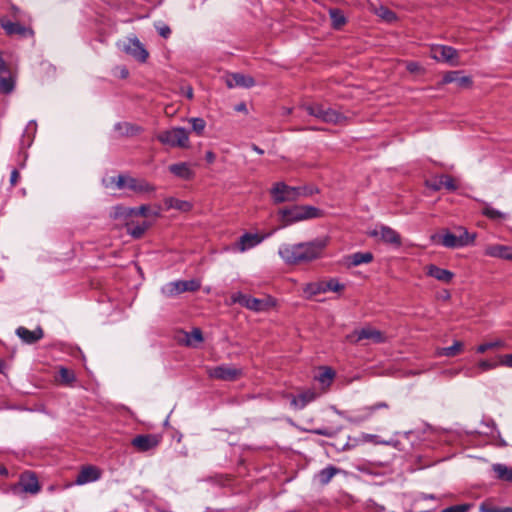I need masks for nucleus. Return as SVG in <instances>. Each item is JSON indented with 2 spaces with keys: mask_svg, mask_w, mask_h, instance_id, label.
I'll return each mask as SVG.
<instances>
[{
  "mask_svg": "<svg viewBox=\"0 0 512 512\" xmlns=\"http://www.w3.org/2000/svg\"><path fill=\"white\" fill-rule=\"evenodd\" d=\"M327 239L316 238L312 241L297 244H282L278 254L288 265L306 264L320 258L327 246Z\"/></svg>",
  "mask_w": 512,
  "mask_h": 512,
  "instance_id": "obj_1",
  "label": "nucleus"
},
{
  "mask_svg": "<svg viewBox=\"0 0 512 512\" xmlns=\"http://www.w3.org/2000/svg\"><path fill=\"white\" fill-rule=\"evenodd\" d=\"M319 193V189L313 186H289L279 181L273 184L270 189V196L274 204L285 202H296L300 198H307Z\"/></svg>",
  "mask_w": 512,
  "mask_h": 512,
  "instance_id": "obj_2",
  "label": "nucleus"
},
{
  "mask_svg": "<svg viewBox=\"0 0 512 512\" xmlns=\"http://www.w3.org/2000/svg\"><path fill=\"white\" fill-rule=\"evenodd\" d=\"M277 216L281 228H285L298 222L320 218L323 211L311 205H294L279 209Z\"/></svg>",
  "mask_w": 512,
  "mask_h": 512,
  "instance_id": "obj_3",
  "label": "nucleus"
},
{
  "mask_svg": "<svg viewBox=\"0 0 512 512\" xmlns=\"http://www.w3.org/2000/svg\"><path fill=\"white\" fill-rule=\"evenodd\" d=\"M156 139L171 148L189 147V132L184 127H172L157 134Z\"/></svg>",
  "mask_w": 512,
  "mask_h": 512,
  "instance_id": "obj_4",
  "label": "nucleus"
},
{
  "mask_svg": "<svg viewBox=\"0 0 512 512\" xmlns=\"http://www.w3.org/2000/svg\"><path fill=\"white\" fill-rule=\"evenodd\" d=\"M232 300L234 303H238L254 312L267 311L276 305V301L272 297L255 298L242 292L234 293L232 295Z\"/></svg>",
  "mask_w": 512,
  "mask_h": 512,
  "instance_id": "obj_5",
  "label": "nucleus"
},
{
  "mask_svg": "<svg viewBox=\"0 0 512 512\" xmlns=\"http://www.w3.org/2000/svg\"><path fill=\"white\" fill-rule=\"evenodd\" d=\"M117 188H127L136 194H151L156 191L155 185L151 184L143 178H134L128 175H119L117 180Z\"/></svg>",
  "mask_w": 512,
  "mask_h": 512,
  "instance_id": "obj_6",
  "label": "nucleus"
},
{
  "mask_svg": "<svg viewBox=\"0 0 512 512\" xmlns=\"http://www.w3.org/2000/svg\"><path fill=\"white\" fill-rule=\"evenodd\" d=\"M35 495L40 492L41 486L38 478L34 473L25 472L20 476L19 482L12 487V491L16 494L18 491Z\"/></svg>",
  "mask_w": 512,
  "mask_h": 512,
  "instance_id": "obj_7",
  "label": "nucleus"
},
{
  "mask_svg": "<svg viewBox=\"0 0 512 512\" xmlns=\"http://www.w3.org/2000/svg\"><path fill=\"white\" fill-rule=\"evenodd\" d=\"M122 50L139 62H146L149 53L138 38H128L122 45Z\"/></svg>",
  "mask_w": 512,
  "mask_h": 512,
  "instance_id": "obj_8",
  "label": "nucleus"
},
{
  "mask_svg": "<svg viewBox=\"0 0 512 512\" xmlns=\"http://www.w3.org/2000/svg\"><path fill=\"white\" fill-rule=\"evenodd\" d=\"M160 443V436L155 434H140L135 436L131 444L139 452H147L156 448Z\"/></svg>",
  "mask_w": 512,
  "mask_h": 512,
  "instance_id": "obj_9",
  "label": "nucleus"
},
{
  "mask_svg": "<svg viewBox=\"0 0 512 512\" xmlns=\"http://www.w3.org/2000/svg\"><path fill=\"white\" fill-rule=\"evenodd\" d=\"M242 374V370L229 366L220 365L209 370V376L223 381H234Z\"/></svg>",
  "mask_w": 512,
  "mask_h": 512,
  "instance_id": "obj_10",
  "label": "nucleus"
},
{
  "mask_svg": "<svg viewBox=\"0 0 512 512\" xmlns=\"http://www.w3.org/2000/svg\"><path fill=\"white\" fill-rule=\"evenodd\" d=\"M371 235L379 236L383 242L395 247H400L402 244L400 234L393 228L386 225L379 226V228L375 229Z\"/></svg>",
  "mask_w": 512,
  "mask_h": 512,
  "instance_id": "obj_11",
  "label": "nucleus"
},
{
  "mask_svg": "<svg viewBox=\"0 0 512 512\" xmlns=\"http://www.w3.org/2000/svg\"><path fill=\"white\" fill-rule=\"evenodd\" d=\"M484 255L492 258L512 261V246L490 244L484 248Z\"/></svg>",
  "mask_w": 512,
  "mask_h": 512,
  "instance_id": "obj_12",
  "label": "nucleus"
},
{
  "mask_svg": "<svg viewBox=\"0 0 512 512\" xmlns=\"http://www.w3.org/2000/svg\"><path fill=\"white\" fill-rule=\"evenodd\" d=\"M16 335L26 344H34L44 337L43 329L38 326L34 330L20 326L16 329Z\"/></svg>",
  "mask_w": 512,
  "mask_h": 512,
  "instance_id": "obj_13",
  "label": "nucleus"
},
{
  "mask_svg": "<svg viewBox=\"0 0 512 512\" xmlns=\"http://www.w3.org/2000/svg\"><path fill=\"white\" fill-rule=\"evenodd\" d=\"M226 85L228 88L244 87L251 88L255 85V80L241 73L230 74L226 79Z\"/></svg>",
  "mask_w": 512,
  "mask_h": 512,
  "instance_id": "obj_14",
  "label": "nucleus"
},
{
  "mask_svg": "<svg viewBox=\"0 0 512 512\" xmlns=\"http://www.w3.org/2000/svg\"><path fill=\"white\" fill-rule=\"evenodd\" d=\"M442 83H456L461 88H467L472 84V80L471 77L463 75L461 71H449L443 76Z\"/></svg>",
  "mask_w": 512,
  "mask_h": 512,
  "instance_id": "obj_15",
  "label": "nucleus"
},
{
  "mask_svg": "<svg viewBox=\"0 0 512 512\" xmlns=\"http://www.w3.org/2000/svg\"><path fill=\"white\" fill-rule=\"evenodd\" d=\"M100 478V471L94 466L83 467L76 477V484L84 485L87 483L95 482Z\"/></svg>",
  "mask_w": 512,
  "mask_h": 512,
  "instance_id": "obj_16",
  "label": "nucleus"
},
{
  "mask_svg": "<svg viewBox=\"0 0 512 512\" xmlns=\"http://www.w3.org/2000/svg\"><path fill=\"white\" fill-rule=\"evenodd\" d=\"M426 274L443 283H450L454 277V273L450 270L440 268L434 264L426 266Z\"/></svg>",
  "mask_w": 512,
  "mask_h": 512,
  "instance_id": "obj_17",
  "label": "nucleus"
},
{
  "mask_svg": "<svg viewBox=\"0 0 512 512\" xmlns=\"http://www.w3.org/2000/svg\"><path fill=\"white\" fill-rule=\"evenodd\" d=\"M1 26L5 30L8 35H20L22 37L32 36L33 31L31 29L26 28L25 26L12 22L10 20H2Z\"/></svg>",
  "mask_w": 512,
  "mask_h": 512,
  "instance_id": "obj_18",
  "label": "nucleus"
},
{
  "mask_svg": "<svg viewBox=\"0 0 512 512\" xmlns=\"http://www.w3.org/2000/svg\"><path fill=\"white\" fill-rule=\"evenodd\" d=\"M318 394L311 389L305 390L298 396H294L291 400V406L297 410L304 409L309 403L317 398Z\"/></svg>",
  "mask_w": 512,
  "mask_h": 512,
  "instance_id": "obj_19",
  "label": "nucleus"
},
{
  "mask_svg": "<svg viewBox=\"0 0 512 512\" xmlns=\"http://www.w3.org/2000/svg\"><path fill=\"white\" fill-rule=\"evenodd\" d=\"M264 237L258 234L244 233L238 241V250L245 252L259 245L263 241Z\"/></svg>",
  "mask_w": 512,
  "mask_h": 512,
  "instance_id": "obj_20",
  "label": "nucleus"
},
{
  "mask_svg": "<svg viewBox=\"0 0 512 512\" xmlns=\"http://www.w3.org/2000/svg\"><path fill=\"white\" fill-rule=\"evenodd\" d=\"M169 171L176 177H179L184 180H191L195 176L194 171L186 162H180L170 165Z\"/></svg>",
  "mask_w": 512,
  "mask_h": 512,
  "instance_id": "obj_21",
  "label": "nucleus"
},
{
  "mask_svg": "<svg viewBox=\"0 0 512 512\" xmlns=\"http://www.w3.org/2000/svg\"><path fill=\"white\" fill-rule=\"evenodd\" d=\"M429 186L433 189V190H440L442 188H445L447 189L448 191H455L457 189V185L453 179V177H451L450 175H447V174H442L438 177H436L430 184Z\"/></svg>",
  "mask_w": 512,
  "mask_h": 512,
  "instance_id": "obj_22",
  "label": "nucleus"
},
{
  "mask_svg": "<svg viewBox=\"0 0 512 512\" xmlns=\"http://www.w3.org/2000/svg\"><path fill=\"white\" fill-rule=\"evenodd\" d=\"M355 334L357 336V342H360L361 340L364 339L372 340L374 343H383L385 341V337L381 331L369 327L362 328L359 331H355Z\"/></svg>",
  "mask_w": 512,
  "mask_h": 512,
  "instance_id": "obj_23",
  "label": "nucleus"
},
{
  "mask_svg": "<svg viewBox=\"0 0 512 512\" xmlns=\"http://www.w3.org/2000/svg\"><path fill=\"white\" fill-rule=\"evenodd\" d=\"M338 414L341 417H343L347 422H349L351 424H355V425H359V424L369 420L371 418V416L373 415L371 412V409H369L368 406L364 407L357 413H354L351 415H348L345 412H338Z\"/></svg>",
  "mask_w": 512,
  "mask_h": 512,
  "instance_id": "obj_24",
  "label": "nucleus"
},
{
  "mask_svg": "<svg viewBox=\"0 0 512 512\" xmlns=\"http://www.w3.org/2000/svg\"><path fill=\"white\" fill-rule=\"evenodd\" d=\"M456 49L450 46L439 45L433 48V58L437 61L451 62L456 58Z\"/></svg>",
  "mask_w": 512,
  "mask_h": 512,
  "instance_id": "obj_25",
  "label": "nucleus"
},
{
  "mask_svg": "<svg viewBox=\"0 0 512 512\" xmlns=\"http://www.w3.org/2000/svg\"><path fill=\"white\" fill-rule=\"evenodd\" d=\"M371 252H355L346 258V264L349 267H356L362 264H368L373 261Z\"/></svg>",
  "mask_w": 512,
  "mask_h": 512,
  "instance_id": "obj_26",
  "label": "nucleus"
},
{
  "mask_svg": "<svg viewBox=\"0 0 512 512\" xmlns=\"http://www.w3.org/2000/svg\"><path fill=\"white\" fill-rule=\"evenodd\" d=\"M36 132L37 123L34 120L29 121L21 137V149L28 148L32 145Z\"/></svg>",
  "mask_w": 512,
  "mask_h": 512,
  "instance_id": "obj_27",
  "label": "nucleus"
},
{
  "mask_svg": "<svg viewBox=\"0 0 512 512\" xmlns=\"http://www.w3.org/2000/svg\"><path fill=\"white\" fill-rule=\"evenodd\" d=\"M114 130L120 136H134L139 134L142 131V128L129 122H117L114 125Z\"/></svg>",
  "mask_w": 512,
  "mask_h": 512,
  "instance_id": "obj_28",
  "label": "nucleus"
},
{
  "mask_svg": "<svg viewBox=\"0 0 512 512\" xmlns=\"http://www.w3.org/2000/svg\"><path fill=\"white\" fill-rule=\"evenodd\" d=\"M133 208L124 205H115L112 207L110 217L114 220H125L127 221L133 216Z\"/></svg>",
  "mask_w": 512,
  "mask_h": 512,
  "instance_id": "obj_29",
  "label": "nucleus"
},
{
  "mask_svg": "<svg viewBox=\"0 0 512 512\" xmlns=\"http://www.w3.org/2000/svg\"><path fill=\"white\" fill-rule=\"evenodd\" d=\"M127 233L134 239H140L146 230L150 227V223L143 221L142 223H126Z\"/></svg>",
  "mask_w": 512,
  "mask_h": 512,
  "instance_id": "obj_30",
  "label": "nucleus"
},
{
  "mask_svg": "<svg viewBox=\"0 0 512 512\" xmlns=\"http://www.w3.org/2000/svg\"><path fill=\"white\" fill-rule=\"evenodd\" d=\"M167 209H176L181 212H189L192 209V204L185 200H180L174 197H167L164 200Z\"/></svg>",
  "mask_w": 512,
  "mask_h": 512,
  "instance_id": "obj_31",
  "label": "nucleus"
},
{
  "mask_svg": "<svg viewBox=\"0 0 512 512\" xmlns=\"http://www.w3.org/2000/svg\"><path fill=\"white\" fill-rule=\"evenodd\" d=\"M203 334L200 328H193L190 332L185 333L184 342L187 346L197 347L198 344L203 342Z\"/></svg>",
  "mask_w": 512,
  "mask_h": 512,
  "instance_id": "obj_32",
  "label": "nucleus"
},
{
  "mask_svg": "<svg viewBox=\"0 0 512 512\" xmlns=\"http://www.w3.org/2000/svg\"><path fill=\"white\" fill-rule=\"evenodd\" d=\"M303 293L307 298H312L318 294L325 293L324 281L305 284L303 287Z\"/></svg>",
  "mask_w": 512,
  "mask_h": 512,
  "instance_id": "obj_33",
  "label": "nucleus"
},
{
  "mask_svg": "<svg viewBox=\"0 0 512 512\" xmlns=\"http://www.w3.org/2000/svg\"><path fill=\"white\" fill-rule=\"evenodd\" d=\"M493 471L496 474V477L500 480L512 482V468L506 466L505 464H494L492 466Z\"/></svg>",
  "mask_w": 512,
  "mask_h": 512,
  "instance_id": "obj_34",
  "label": "nucleus"
},
{
  "mask_svg": "<svg viewBox=\"0 0 512 512\" xmlns=\"http://www.w3.org/2000/svg\"><path fill=\"white\" fill-rule=\"evenodd\" d=\"M338 471L339 469L333 465H329L323 468L317 474L319 483H321L322 485H327L331 481V479L337 474Z\"/></svg>",
  "mask_w": 512,
  "mask_h": 512,
  "instance_id": "obj_35",
  "label": "nucleus"
},
{
  "mask_svg": "<svg viewBox=\"0 0 512 512\" xmlns=\"http://www.w3.org/2000/svg\"><path fill=\"white\" fill-rule=\"evenodd\" d=\"M457 230L459 231V234L457 235L459 248H463L474 243L476 239L475 233L471 234L467 231V229L463 227H458Z\"/></svg>",
  "mask_w": 512,
  "mask_h": 512,
  "instance_id": "obj_36",
  "label": "nucleus"
},
{
  "mask_svg": "<svg viewBox=\"0 0 512 512\" xmlns=\"http://www.w3.org/2000/svg\"><path fill=\"white\" fill-rule=\"evenodd\" d=\"M335 377V372L330 367H322L315 379L323 386H329Z\"/></svg>",
  "mask_w": 512,
  "mask_h": 512,
  "instance_id": "obj_37",
  "label": "nucleus"
},
{
  "mask_svg": "<svg viewBox=\"0 0 512 512\" xmlns=\"http://www.w3.org/2000/svg\"><path fill=\"white\" fill-rule=\"evenodd\" d=\"M161 293L166 297H174L182 293L181 280L172 281L161 288Z\"/></svg>",
  "mask_w": 512,
  "mask_h": 512,
  "instance_id": "obj_38",
  "label": "nucleus"
},
{
  "mask_svg": "<svg viewBox=\"0 0 512 512\" xmlns=\"http://www.w3.org/2000/svg\"><path fill=\"white\" fill-rule=\"evenodd\" d=\"M482 214L491 220L507 219L509 217V214L493 208L488 203H484Z\"/></svg>",
  "mask_w": 512,
  "mask_h": 512,
  "instance_id": "obj_39",
  "label": "nucleus"
},
{
  "mask_svg": "<svg viewBox=\"0 0 512 512\" xmlns=\"http://www.w3.org/2000/svg\"><path fill=\"white\" fill-rule=\"evenodd\" d=\"M15 88V81L11 77L10 72L0 75V93L10 94Z\"/></svg>",
  "mask_w": 512,
  "mask_h": 512,
  "instance_id": "obj_40",
  "label": "nucleus"
},
{
  "mask_svg": "<svg viewBox=\"0 0 512 512\" xmlns=\"http://www.w3.org/2000/svg\"><path fill=\"white\" fill-rule=\"evenodd\" d=\"M303 108L309 115L323 121L324 113H325V109H326L325 105L315 103V104L305 105Z\"/></svg>",
  "mask_w": 512,
  "mask_h": 512,
  "instance_id": "obj_41",
  "label": "nucleus"
},
{
  "mask_svg": "<svg viewBox=\"0 0 512 512\" xmlns=\"http://www.w3.org/2000/svg\"><path fill=\"white\" fill-rule=\"evenodd\" d=\"M343 120H345V117L341 113H339L336 110L326 106L323 122L332 123V124H339Z\"/></svg>",
  "mask_w": 512,
  "mask_h": 512,
  "instance_id": "obj_42",
  "label": "nucleus"
},
{
  "mask_svg": "<svg viewBox=\"0 0 512 512\" xmlns=\"http://www.w3.org/2000/svg\"><path fill=\"white\" fill-rule=\"evenodd\" d=\"M458 243V236L449 231H446L441 237V244L446 248H459Z\"/></svg>",
  "mask_w": 512,
  "mask_h": 512,
  "instance_id": "obj_43",
  "label": "nucleus"
},
{
  "mask_svg": "<svg viewBox=\"0 0 512 512\" xmlns=\"http://www.w3.org/2000/svg\"><path fill=\"white\" fill-rule=\"evenodd\" d=\"M504 346H505V342L502 340L490 341V342H486V343H482V344L478 345L476 347V352L479 354H483V353L487 352L488 350L499 349V348H503Z\"/></svg>",
  "mask_w": 512,
  "mask_h": 512,
  "instance_id": "obj_44",
  "label": "nucleus"
},
{
  "mask_svg": "<svg viewBox=\"0 0 512 512\" xmlns=\"http://www.w3.org/2000/svg\"><path fill=\"white\" fill-rule=\"evenodd\" d=\"M189 123L191 124L192 130L196 133V135L201 136L206 127V122L203 118L194 117L189 119Z\"/></svg>",
  "mask_w": 512,
  "mask_h": 512,
  "instance_id": "obj_45",
  "label": "nucleus"
},
{
  "mask_svg": "<svg viewBox=\"0 0 512 512\" xmlns=\"http://www.w3.org/2000/svg\"><path fill=\"white\" fill-rule=\"evenodd\" d=\"M463 349V343L460 341H454L449 347H444L441 354L447 357H453Z\"/></svg>",
  "mask_w": 512,
  "mask_h": 512,
  "instance_id": "obj_46",
  "label": "nucleus"
},
{
  "mask_svg": "<svg viewBox=\"0 0 512 512\" xmlns=\"http://www.w3.org/2000/svg\"><path fill=\"white\" fill-rule=\"evenodd\" d=\"M340 431V428L333 429L328 427H318L310 430L312 434L319 435V436H325L328 438H332L338 434Z\"/></svg>",
  "mask_w": 512,
  "mask_h": 512,
  "instance_id": "obj_47",
  "label": "nucleus"
},
{
  "mask_svg": "<svg viewBox=\"0 0 512 512\" xmlns=\"http://www.w3.org/2000/svg\"><path fill=\"white\" fill-rule=\"evenodd\" d=\"M59 376L61 382L64 384H71L76 380L74 372L67 369L66 367L59 368Z\"/></svg>",
  "mask_w": 512,
  "mask_h": 512,
  "instance_id": "obj_48",
  "label": "nucleus"
},
{
  "mask_svg": "<svg viewBox=\"0 0 512 512\" xmlns=\"http://www.w3.org/2000/svg\"><path fill=\"white\" fill-rule=\"evenodd\" d=\"M330 17L335 28H340L345 23V17L338 9H330Z\"/></svg>",
  "mask_w": 512,
  "mask_h": 512,
  "instance_id": "obj_49",
  "label": "nucleus"
},
{
  "mask_svg": "<svg viewBox=\"0 0 512 512\" xmlns=\"http://www.w3.org/2000/svg\"><path fill=\"white\" fill-rule=\"evenodd\" d=\"M498 366H501L500 360L499 361H491L487 359H483L478 362L477 368L479 369V372H486L489 370H492Z\"/></svg>",
  "mask_w": 512,
  "mask_h": 512,
  "instance_id": "obj_50",
  "label": "nucleus"
},
{
  "mask_svg": "<svg viewBox=\"0 0 512 512\" xmlns=\"http://www.w3.org/2000/svg\"><path fill=\"white\" fill-rule=\"evenodd\" d=\"M181 288H182V293L187 292V291L194 292L200 288V282L197 280H194V279L181 280Z\"/></svg>",
  "mask_w": 512,
  "mask_h": 512,
  "instance_id": "obj_51",
  "label": "nucleus"
},
{
  "mask_svg": "<svg viewBox=\"0 0 512 512\" xmlns=\"http://www.w3.org/2000/svg\"><path fill=\"white\" fill-rule=\"evenodd\" d=\"M325 293L328 291L339 292L344 288V285L339 283L336 278H331L329 281H324Z\"/></svg>",
  "mask_w": 512,
  "mask_h": 512,
  "instance_id": "obj_52",
  "label": "nucleus"
},
{
  "mask_svg": "<svg viewBox=\"0 0 512 512\" xmlns=\"http://www.w3.org/2000/svg\"><path fill=\"white\" fill-rule=\"evenodd\" d=\"M379 17L387 22H392L396 19V15L393 11L389 10L386 7H380L377 11Z\"/></svg>",
  "mask_w": 512,
  "mask_h": 512,
  "instance_id": "obj_53",
  "label": "nucleus"
},
{
  "mask_svg": "<svg viewBox=\"0 0 512 512\" xmlns=\"http://www.w3.org/2000/svg\"><path fill=\"white\" fill-rule=\"evenodd\" d=\"M472 505L468 503L464 504H458V505H452L445 509H443L441 512H468L471 509Z\"/></svg>",
  "mask_w": 512,
  "mask_h": 512,
  "instance_id": "obj_54",
  "label": "nucleus"
},
{
  "mask_svg": "<svg viewBox=\"0 0 512 512\" xmlns=\"http://www.w3.org/2000/svg\"><path fill=\"white\" fill-rule=\"evenodd\" d=\"M368 512H385V507L376 503L374 500L369 499L366 502Z\"/></svg>",
  "mask_w": 512,
  "mask_h": 512,
  "instance_id": "obj_55",
  "label": "nucleus"
},
{
  "mask_svg": "<svg viewBox=\"0 0 512 512\" xmlns=\"http://www.w3.org/2000/svg\"><path fill=\"white\" fill-rule=\"evenodd\" d=\"M134 212H133V216H143V217H146L149 215V211H150V207L149 205L147 204H143L139 207H132Z\"/></svg>",
  "mask_w": 512,
  "mask_h": 512,
  "instance_id": "obj_56",
  "label": "nucleus"
},
{
  "mask_svg": "<svg viewBox=\"0 0 512 512\" xmlns=\"http://www.w3.org/2000/svg\"><path fill=\"white\" fill-rule=\"evenodd\" d=\"M499 507L493 506L490 503H482L479 507L480 512H498Z\"/></svg>",
  "mask_w": 512,
  "mask_h": 512,
  "instance_id": "obj_57",
  "label": "nucleus"
},
{
  "mask_svg": "<svg viewBox=\"0 0 512 512\" xmlns=\"http://www.w3.org/2000/svg\"><path fill=\"white\" fill-rule=\"evenodd\" d=\"M501 366L512 368V354H505L500 356Z\"/></svg>",
  "mask_w": 512,
  "mask_h": 512,
  "instance_id": "obj_58",
  "label": "nucleus"
},
{
  "mask_svg": "<svg viewBox=\"0 0 512 512\" xmlns=\"http://www.w3.org/2000/svg\"><path fill=\"white\" fill-rule=\"evenodd\" d=\"M157 31H158L159 35L162 36L163 38H168L171 34V29L167 25H162L160 27H157Z\"/></svg>",
  "mask_w": 512,
  "mask_h": 512,
  "instance_id": "obj_59",
  "label": "nucleus"
},
{
  "mask_svg": "<svg viewBox=\"0 0 512 512\" xmlns=\"http://www.w3.org/2000/svg\"><path fill=\"white\" fill-rule=\"evenodd\" d=\"M117 180H118V176L117 177H110L108 179H103L102 180V183L105 187H110L112 185H115L117 187Z\"/></svg>",
  "mask_w": 512,
  "mask_h": 512,
  "instance_id": "obj_60",
  "label": "nucleus"
},
{
  "mask_svg": "<svg viewBox=\"0 0 512 512\" xmlns=\"http://www.w3.org/2000/svg\"><path fill=\"white\" fill-rule=\"evenodd\" d=\"M368 407H369V409H371V412L373 414L375 411H377L381 408H388V404L386 402H379V403H376V404L368 406Z\"/></svg>",
  "mask_w": 512,
  "mask_h": 512,
  "instance_id": "obj_61",
  "label": "nucleus"
},
{
  "mask_svg": "<svg viewBox=\"0 0 512 512\" xmlns=\"http://www.w3.org/2000/svg\"><path fill=\"white\" fill-rule=\"evenodd\" d=\"M19 179V172L16 169H13L10 175V183L12 186L16 185Z\"/></svg>",
  "mask_w": 512,
  "mask_h": 512,
  "instance_id": "obj_62",
  "label": "nucleus"
},
{
  "mask_svg": "<svg viewBox=\"0 0 512 512\" xmlns=\"http://www.w3.org/2000/svg\"><path fill=\"white\" fill-rule=\"evenodd\" d=\"M356 444H357V439H352V438L349 437L348 441L343 446L342 450H349V449L355 447Z\"/></svg>",
  "mask_w": 512,
  "mask_h": 512,
  "instance_id": "obj_63",
  "label": "nucleus"
},
{
  "mask_svg": "<svg viewBox=\"0 0 512 512\" xmlns=\"http://www.w3.org/2000/svg\"><path fill=\"white\" fill-rule=\"evenodd\" d=\"M215 154L212 151H207L205 154V160L208 163H213L215 161Z\"/></svg>",
  "mask_w": 512,
  "mask_h": 512,
  "instance_id": "obj_64",
  "label": "nucleus"
}]
</instances>
